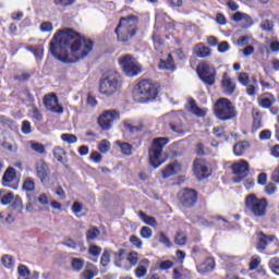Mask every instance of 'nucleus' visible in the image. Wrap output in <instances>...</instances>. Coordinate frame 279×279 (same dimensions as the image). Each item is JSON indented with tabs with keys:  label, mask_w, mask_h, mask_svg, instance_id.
Masks as SVG:
<instances>
[{
	"label": "nucleus",
	"mask_w": 279,
	"mask_h": 279,
	"mask_svg": "<svg viewBox=\"0 0 279 279\" xmlns=\"http://www.w3.org/2000/svg\"><path fill=\"white\" fill-rule=\"evenodd\" d=\"M93 41L80 37V34L71 28H64L54 34L50 41V53L65 64H73L84 60L93 51Z\"/></svg>",
	"instance_id": "nucleus-1"
},
{
	"label": "nucleus",
	"mask_w": 279,
	"mask_h": 279,
	"mask_svg": "<svg viewBox=\"0 0 279 279\" xmlns=\"http://www.w3.org/2000/svg\"><path fill=\"white\" fill-rule=\"evenodd\" d=\"M122 84L121 74L111 70L100 80L99 93L104 97H114L121 90Z\"/></svg>",
	"instance_id": "nucleus-2"
},
{
	"label": "nucleus",
	"mask_w": 279,
	"mask_h": 279,
	"mask_svg": "<svg viewBox=\"0 0 279 279\" xmlns=\"http://www.w3.org/2000/svg\"><path fill=\"white\" fill-rule=\"evenodd\" d=\"M136 25H138V17H136V15L122 17L116 28L119 43H128L131 40L132 36L136 34Z\"/></svg>",
	"instance_id": "nucleus-3"
},
{
	"label": "nucleus",
	"mask_w": 279,
	"mask_h": 279,
	"mask_svg": "<svg viewBox=\"0 0 279 279\" xmlns=\"http://www.w3.org/2000/svg\"><path fill=\"white\" fill-rule=\"evenodd\" d=\"M136 101H151L158 97V86L150 81H141L133 90Z\"/></svg>",
	"instance_id": "nucleus-4"
},
{
	"label": "nucleus",
	"mask_w": 279,
	"mask_h": 279,
	"mask_svg": "<svg viewBox=\"0 0 279 279\" xmlns=\"http://www.w3.org/2000/svg\"><path fill=\"white\" fill-rule=\"evenodd\" d=\"M215 114L220 121H231L236 117V107L228 98H220L215 104Z\"/></svg>",
	"instance_id": "nucleus-5"
},
{
	"label": "nucleus",
	"mask_w": 279,
	"mask_h": 279,
	"mask_svg": "<svg viewBox=\"0 0 279 279\" xmlns=\"http://www.w3.org/2000/svg\"><path fill=\"white\" fill-rule=\"evenodd\" d=\"M245 206L254 217H265L269 203L267 198H258L256 194H250L245 198Z\"/></svg>",
	"instance_id": "nucleus-6"
},
{
	"label": "nucleus",
	"mask_w": 279,
	"mask_h": 279,
	"mask_svg": "<svg viewBox=\"0 0 279 279\" xmlns=\"http://www.w3.org/2000/svg\"><path fill=\"white\" fill-rule=\"evenodd\" d=\"M169 145L168 137H156L153 140L151 147L149 148V162L154 169H158L162 162L160 157L162 156V149L165 146Z\"/></svg>",
	"instance_id": "nucleus-7"
},
{
	"label": "nucleus",
	"mask_w": 279,
	"mask_h": 279,
	"mask_svg": "<svg viewBox=\"0 0 279 279\" xmlns=\"http://www.w3.org/2000/svg\"><path fill=\"white\" fill-rule=\"evenodd\" d=\"M118 62L126 77H136V75H140L143 71L141 63H138L136 58L132 57V54L120 57Z\"/></svg>",
	"instance_id": "nucleus-8"
},
{
	"label": "nucleus",
	"mask_w": 279,
	"mask_h": 279,
	"mask_svg": "<svg viewBox=\"0 0 279 279\" xmlns=\"http://www.w3.org/2000/svg\"><path fill=\"white\" fill-rule=\"evenodd\" d=\"M267 245H269L268 248ZM256 247L259 252H265V250H267L268 256H274L279 252L278 240L274 235H265L263 233L256 244Z\"/></svg>",
	"instance_id": "nucleus-9"
},
{
	"label": "nucleus",
	"mask_w": 279,
	"mask_h": 279,
	"mask_svg": "<svg viewBox=\"0 0 279 279\" xmlns=\"http://www.w3.org/2000/svg\"><path fill=\"white\" fill-rule=\"evenodd\" d=\"M121 119V114L117 110H106L98 118V124L101 130H112V125Z\"/></svg>",
	"instance_id": "nucleus-10"
},
{
	"label": "nucleus",
	"mask_w": 279,
	"mask_h": 279,
	"mask_svg": "<svg viewBox=\"0 0 279 279\" xmlns=\"http://www.w3.org/2000/svg\"><path fill=\"white\" fill-rule=\"evenodd\" d=\"M197 74L199 78L208 86L215 85V77L217 75V71L215 68L210 66L207 62H203L197 65Z\"/></svg>",
	"instance_id": "nucleus-11"
},
{
	"label": "nucleus",
	"mask_w": 279,
	"mask_h": 279,
	"mask_svg": "<svg viewBox=\"0 0 279 279\" xmlns=\"http://www.w3.org/2000/svg\"><path fill=\"white\" fill-rule=\"evenodd\" d=\"M178 199L184 208H192V206H195V202H197V192L191 189H183L179 192Z\"/></svg>",
	"instance_id": "nucleus-12"
},
{
	"label": "nucleus",
	"mask_w": 279,
	"mask_h": 279,
	"mask_svg": "<svg viewBox=\"0 0 279 279\" xmlns=\"http://www.w3.org/2000/svg\"><path fill=\"white\" fill-rule=\"evenodd\" d=\"M231 169L234 175H238V179H234V182L239 184L241 180H245V178H247V174L250 173V162L245 161L244 159H241L234 162L231 166Z\"/></svg>",
	"instance_id": "nucleus-13"
},
{
	"label": "nucleus",
	"mask_w": 279,
	"mask_h": 279,
	"mask_svg": "<svg viewBox=\"0 0 279 279\" xmlns=\"http://www.w3.org/2000/svg\"><path fill=\"white\" fill-rule=\"evenodd\" d=\"M36 177L40 180L41 184H47L49 182V177L51 175V170L45 160L40 159L35 163Z\"/></svg>",
	"instance_id": "nucleus-14"
},
{
	"label": "nucleus",
	"mask_w": 279,
	"mask_h": 279,
	"mask_svg": "<svg viewBox=\"0 0 279 279\" xmlns=\"http://www.w3.org/2000/svg\"><path fill=\"white\" fill-rule=\"evenodd\" d=\"M44 106H46L47 110L56 112L57 114H62V112H64V108L58 104V96H56V94L45 96Z\"/></svg>",
	"instance_id": "nucleus-15"
},
{
	"label": "nucleus",
	"mask_w": 279,
	"mask_h": 279,
	"mask_svg": "<svg viewBox=\"0 0 279 279\" xmlns=\"http://www.w3.org/2000/svg\"><path fill=\"white\" fill-rule=\"evenodd\" d=\"M194 175L197 180H206L210 175V170H208V163L204 159H196L194 161Z\"/></svg>",
	"instance_id": "nucleus-16"
},
{
	"label": "nucleus",
	"mask_w": 279,
	"mask_h": 279,
	"mask_svg": "<svg viewBox=\"0 0 279 279\" xmlns=\"http://www.w3.org/2000/svg\"><path fill=\"white\" fill-rule=\"evenodd\" d=\"M184 121H185L184 116H181L179 120H177L175 122H172L170 124V129L172 130V132H175V134H182V135L187 133L189 126H186V122Z\"/></svg>",
	"instance_id": "nucleus-17"
},
{
	"label": "nucleus",
	"mask_w": 279,
	"mask_h": 279,
	"mask_svg": "<svg viewBox=\"0 0 279 279\" xmlns=\"http://www.w3.org/2000/svg\"><path fill=\"white\" fill-rule=\"evenodd\" d=\"M182 171V165H180L178 161H174L170 165H168L162 170V178H171V175H178Z\"/></svg>",
	"instance_id": "nucleus-18"
},
{
	"label": "nucleus",
	"mask_w": 279,
	"mask_h": 279,
	"mask_svg": "<svg viewBox=\"0 0 279 279\" xmlns=\"http://www.w3.org/2000/svg\"><path fill=\"white\" fill-rule=\"evenodd\" d=\"M215 259L207 258L202 264H199L196 269L198 274H209V271H213L215 269Z\"/></svg>",
	"instance_id": "nucleus-19"
},
{
	"label": "nucleus",
	"mask_w": 279,
	"mask_h": 279,
	"mask_svg": "<svg viewBox=\"0 0 279 279\" xmlns=\"http://www.w3.org/2000/svg\"><path fill=\"white\" fill-rule=\"evenodd\" d=\"M26 50L34 54L36 62H43L45 56V47L43 45L27 46Z\"/></svg>",
	"instance_id": "nucleus-20"
},
{
	"label": "nucleus",
	"mask_w": 279,
	"mask_h": 279,
	"mask_svg": "<svg viewBox=\"0 0 279 279\" xmlns=\"http://www.w3.org/2000/svg\"><path fill=\"white\" fill-rule=\"evenodd\" d=\"M52 154L53 158H56L58 162H61V165H66L69 162V160L66 159V150L64 148L56 146L52 149Z\"/></svg>",
	"instance_id": "nucleus-21"
},
{
	"label": "nucleus",
	"mask_w": 279,
	"mask_h": 279,
	"mask_svg": "<svg viewBox=\"0 0 279 279\" xmlns=\"http://www.w3.org/2000/svg\"><path fill=\"white\" fill-rule=\"evenodd\" d=\"M258 104L262 108H270L276 104V97L271 94H264L258 98Z\"/></svg>",
	"instance_id": "nucleus-22"
},
{
	"label": "nucleus",
	"mask_w": 279,
	"mask_h": 279,
	"mask_svg": "<svg viewBox=\"0 0 279 279\" xmlns=\"http://www.w3.org/2000/svg\"><path fill=\"white\" fill-rule=\"evenodd\" d=\"M235 88L236 86L234 83H232L230 76H228V73H225L222 76V89L225 90L226 95H232Z\"/></svg>",
	"instance_id": "nucleus-23"
},
{
	"label": "nucleus",
	"mask_w": 279,
	"mask_h": 279,
	"mask_svg": "<svg viewBox=\"0 0 279 279\" xmlns=\"http://www.w3.org/2000/svg\"><path fill=\"white\" fill-rule=\"evenodd\" d=\"M194 53L196 58H209L211 50L206 47L204 44H198L194 48Z\"/></svg>",
	"instance_id": "nucleus-24"
},
{
	"label": "nucleus",
	"mask_w": 279,
	"mask_h": 279,
	"mask_svg": "<svg viewBox=\"0 0 279 279\" xmlns=\"http://www.w3.org/2000/svg\"><path fill=\"white\" fill-rule=\"evenodd\" d=\"M16 180V170L14 168H9L2 178V184L3 186H10L11 182H14Z\"/></svg>",
	"instance_id": "nucleus-25"
},
{
	"label": "nucleus",
	"mask_w": 279,
	"mask_h": 279,
	"mask_svg": "<svg viewBox=\"0 0 279 279\" xmlns=\"http://www.w3.org/2000/svg\"><path fill=\"white\" fill-rule=\"evenodd\" d=\"M250 147V142H240L233 146L234 156H243L247 148Z\"/></svg>",
	"instance_id": "nucleus-26"
},
{
	"label": "nucleus",
	"mask_w": 279,
	"mask_h": 279,
	"mask_svg": "<svg viewBox=\"0 0 279 279\" xmlns=\"http://www.w3.org/2000/svg\"><path fill=\"white\" fill-rule=\"evenodd\" d=\"M159 69H162L165 71H171L173 69H175V63L173 61V57L171 54H168V59L161 60L159 63Z\"/></svg>",
	"instance_id": "nucleus-27"
},
{
	"label": "nucleus",
	"mask_w": 279,
	"mask_h": 279,
	"mask_svg": "<svg viewBox=\"0 0 279 279\" xmlns=\"http://www.w3.org/2000/svg\"><path fill=\"white\" fill-rule=\"evenodd\" d=\"M23 191H26L27 193H32L36 191V182L32 178H26L24 179L23 185H22Z\"/></svg>",
	"instance_id": "nucleus-28"
},
{
	"label": "nucleus",
	"mask_w": 279,
	"mask_h": 279,
	"mask_svg": "<svg viewBox=\"0 0 279 279\" xmlns=\"http://www.w3.org/2000/svg\"><path fill=\"white\" fill-rule=\"evenodd\" d=\"M1 265H3L5 269H14V257L9 254L2 255Z\"/></svg>",
	"instance_id": "nucleus-29"
},
{
	"label": "nucleus",
	"mask_w": 279,
	"mask_h": 279,
	"mask_svg": "<svg viewBox=\"0 0 279 279\" xmlns=\"http://www.w3.org/2000/svg\"><path fill=\"white\" fill-rule=\"evenodd\" d=\"M101 246H98L96 244H90L88 247V254H90V256H94L93 262L97 263V258H99V256H101Z\"/></svg>",
	"instance_id": "nucleus-30"
},
{
	"label": "nucleus",
	"mask_w": 279,
	"mask_h": 279,
	"mask_svg": "<svg viewBox=\"0 0 279 279\" xmlns=\"http://www.w3.org/2000/svg\"><path fill=\"white\" fill-rule=\"evenodd\" d=\"M138 217L146 223V226H151L153 228L158 226V222L156 221V218L151 216H147V214L140 211Z\"/></svg>",
	"instance_id": "nucleus-31"
},
{
	"label": "nucleus",
	"mask_w": 279,
	"mask_h": 279,
	"mask_svg": "<svg viewBox=\"0 0 279 279\" xmlns=\"http://www.w3.org/2000/svg\"><path fill=\"white\" fill-rule=\"evenodd\" d=\"M190 110L191 113L195 114L196 117H206V110L197 107L194 100L190 102Z\"/></svg>",
	"instance_id": "nucleus-32"
},
{
	"label": "nucleus",
	"mask_w": 279,
	"mask_h": 279,
	"mask_svg": "<svg viewBox=\"0 0 279 279\" xmlns=\"http://www.w3.org/2000/svg\"><path fill=\"white\" fill-rule=\"evenodd\" d=\"M11 202V207L13 208V210H19V213H23V198H21V196H13V201Z\"/></svg>",
	"instance_id": "nucleus-33"
},
{
	"label": "nucleus",
	"mask_w": 279,
	"mask_h": 279,
	"mask_svg": "<svg viewBox=\"0 0 279 279\" xmlns=\"http://www.w3.org/2000/svg\"><path fill=\"white\" fill-rule=\"evenodd\" d=\"M153 43H154V47H155L156 51H159L160 53H162V46L165 44L162 41V38H160V34H158V33L153 34Z\"/></svg>",
	"instance_id": "nucleus-34"
},
{
	"label": "nucleus",
	"mask_w": 279,
	"mask_h": 279,
	"mask_svg": "<svg viewBox=\"0 0 279 279\" xmlns=\"http://www.w3.org/2000/svg\"><path fill=\"white\" fill-rule=\"evenodd\" d=\"M125 254V250L120 248L118 252L113 254L114 256V265L116 267H123V255Z\"/></svg>",
	"instance_id": "nucleus-35"
},
{
	"label": "nucleus",
	"mask_w": 279,
	"mask_h": 279,
	"mask_svg": "<svg viewBox=\"0 0 279 279\" xmlns=\"http://www.w3.org/2000/svg\"><path fill=\"white\" fill-rule=\"evenodd\" d=\"M123 125L125 130H129V132H132V133L143 130V124L134 125V122H132V120H125L123 122Z\"/></svg>",
	"instance_id": "nucleus-36"
},
{
	"label": "nucleus",
	"mask_w": 279,
	"mask_h": 279,
	"mask_svg": "<svg viewBox=\"0 0 279 279\" xmlns=\"http://www.w3.org/2000/svg\"><path fill=\"white\" fill-rule=\"evenodd\" d=\"M116 145L120 146V149L124 156H132V145L129 143H121V141H117Z\"/></svg>",
	"instance_id": "nucleus-37"
},
{
	"label": "nucleus",
	"mask_w": 279,
	"mask_h": 279,
	"mask_svg": "<svg viewBox=\"0 0 279 279\" xmlns=\"http://www.w3.org/2000/svg\"><path fill=\"white\" fill-rule=\"evenodd\" d=\"M191 276V272L179 268L173 269L172 279H186Z\"/></svg>",
	"instance_id": "nucleus-38"
},
{
	"label": "nucleus",
	"mask_w": 279,
	"mask_h": 279,
	"mask_svg": "<svg viewBox=\"0 0 279 279\" xmlns=\"http://www.w3.org/2000/svg\"><path fill=\"white\" fill-rule=\"evenodd\" d=\"M73 271H82L84 269V259L74 257L71 262Z\"/></svg>",
	"instance_id": "nucleus-39"
},
{
	"label": "nucleus",
	"mask_w": 279,
	"mask_h": 279,
	"mask_svg": "<svg viewBox=\"0 0 279 279\" xmlns=\"http://www.w3.org/2000/svg\"><path fill=\"white\" fill-rule=\"evenodd\" d=\"M61 141H63V143H69V145H74L77 143V136L71 133H63L61 134Z\"/></svg>",
	"instance_id": "nucleus-40"
},
{
	"label": "nucleus",
	"mask_w": 279,
	"mask_h": 279,
	"mask_svg": "<svg viewBox=\"0 0 279 279\" xmlns=\"http://www.w3.org/2000/svg\"><path fill=\"white\" fill-rule=\"evenodd\" d=\"M269 267L271 271L276 274V276H279V257H272L269 260Z\"/></svg>",
	"instance_id": "nucleus-41"
},
{
	"label": "nucleus",
	"mask_w": 279,
	"mask_h": 279,
	"mask_svg": "<svg viewBox=\"0 0 279 279\" xmlns=\"http://www.w3.org/2000/svg\"><path fill=\"white\" fill-rule=\"evenodd\" d=\"M174 242L177 245H186V234L182 231L177 232Z\"/></svg>",
	"instance_id": "nucleus-42"
},
{
	"label": "nucleus",
	"mask_w": 279,
	"mask_h": 279,
	"mask_svg": "<svg viewBox=\"0 0 279 279\" xmlns=\"http://www.w3.org/2000/svg\"><path fill=\"white\" fill-rule=\"evenodd\" d=\"M100 265H102V267H108V265H110V251L107 248L104 250L100 258Z\"/></svg>",
	"instance_id": "nucleus-43"
},
{
	"label": "nucleus",
	"mask_w": 279,
	"mask_h": 279,
	"mask_svg": "<svg viewBox=\"0 0 279 279\" xmlns=\"http://www.w3.org/2000/svg\"><path fill=\"white\" fill-rule=\"evenodd\" d=\"M99 231L97 228L93 227L90 228L87 233H86V239L87 241H95V239H97V236H99Z\"/></svg>",
	"instance_id": "nucleus-44"
},
{
	"label": "nucleus",
	"mask_w": 279,
	"mask_h": 279,
	"mask_svg": "<svg viewBox=\"0 0 279 279\" xmlns=\"http://www.w3.org/2000/svg\"><path fill=\"white\" fill-rule=\"evenodd\" d=\"M31 149L33 151H36V154H45V145L37 143V142H31Z\"/></svg>",
	"instance_id": "nucleus-45"
},
{
	"label": "nucleus",
	"mask_w": 279,
	"mask_h": 279,
	"mask_svg": "<svg viewBox=\"0 0 279 279\" xmlns=\"http://www.w3.org/2000/svg\"><path fill=\"white\" fill-rule=\"evenodd\" d=\"M154 234V231H151V228L149 227H142L140 231V235L142 239H151V235Z\"/></svg>",
	"instance_id": "nucleus-46"
},
{
	"label": "nucleus",
	"mask_w": 279,
	"mask_h": 279,
	"mask_svg": "<svg viewBox=\"0 0 279 279\" xmlns=\"http://www.w3.org/2000/svg\"><path fill=\"white\" fill-rule=\"evenodd\" d=\"M158 241L159 243H162V245H166V247H171V240H169V236H167L165 232L158 234Z\"/></svg>",
	"instance_id": "nucleus-47"
},
{
	"label": "nucleus",
	"mask_w": 279,
	"mask_h": 279,
	"mask_svg": "<svg viewBox=\"0 0 279 279\" xmlns=\"http://www.w3.org/2000/svg\"><path fill=\"white\" fill-rule=\"evenodd\" d=\"M131 245H134V247H137V250H141L143 247V240L136 235H131L129 239Z\"/></svg>",
	"instance_id": "nucleus-48"
},
{
	"label": "nucleus",
	"mask_w": 279,
	"mask_h": 279,
	"mask_svg": "<svg viewBox=\"0 0 279 279\" xmlns=\"http://www.w3.org/2000/svg\"><path fill=\"white\" fill-rule=\"evenodd\" d=\"M99 151L101 154H106V151H110V142L108 140H102L98 145Z\"/></svg>",
	"instance_id": "nucleus-49"
},
{
	"label": "nucleus",
	"mask_w": 279,
	"mask_h": 279,
	"mask_svg": "<svg viewBox=\"0 0 279 279\" xmlns=\"http://www.w3.org/2000/svg\"><path fill=\"white\" fill-rule=\"evenodd\" d=\"M17 274L22 278H25V276H29L32 272L29 271V268H27V266L20 264L17 267Z\"/></svg>",
	"instance_id": "nucleus-50"
},
{
	"label": "nucleus",
	"mask_w": 279,
	"mask_h": 279,
	"mask_svg": "<svg viewBox=\"0 0 279 279\" xmlns=\"http://www.w3.org/2000/svg\"><path fill=\"white\" fill-rule=\"evenodd\" d=\"M260 28L264 31V32H272L274 29V22L272 21H269V20H264L260 24Z\"/></svg>",
	"instance_id": "nucleus-51"
},
{
	"label": "nucleus",
	"mask_w": 279,
	"mask_h": 279,
	"mask_svg": "<svg viewBox=\"0 0 279 279\" xmlns=\"http://www.w3.org/2000/svg\"><path fill=\"white\" fill-rule=\"evenodd\" d=\"M126 260L130 262V265L135 266L138 265V253L136 252H131L128 257Z\"/></svg>",
	"instance_id": "nucleus-52"
},
{
	"label": "nucleus",
	"mask_w": 279,
	"mask_h": 279,
	"mask_svg": "<svg viewBox=\"0 0 279 279\" xmlns=\"http://www.w3.org/2000/svg\"><path fill=\"white\" fill-rule=\"evenodd\" d=\"M135 276H136V278H145V276H147V267L140 265L135 269Z\"/></svg>",
	"instance_id": "nucleus-53"
},
{
	"label": "nucleus",
	"mask_w": 279,
	"mask_h": 279,
	"mask_svg": "<svg viewBox=\"0 0 279 279\" xmlns=\"http://www.w3.org/2000/svg\"><path fill=\"white\" fill-rule=\"evenodd\" d=\"M258 265H260V256L254 255L251 259L250 269L253 271L254 269H258Z\"/></svg>",
	"instance_id": "nucleus-54"
},
{
	"label": "nucleus",
	"mask_w": 279,
	"mask_h": 279,
	"mask_svg": "<svg viewBox=\"0 0 279 279\" xmlns=\"http://www.w3.org/2000/svg\"><path fill=\"white\" fill-rule=\"evenodd\" d=\"M31 114L33 119H36V121H43V113H40V110L36 106L32 107Z\"/></svg>",
	"instance_id": "nucleus-55"
},
{
	"label": "nucleus",
	"mask_w": 279,
	"mask_h": 279,
	"mask_svg": "<svg viewBox=\"0 0 279 279\" xmlns=\"http://www.w3.org/2000/svg\"><path fill=\"white\" fill-rule=\"evenodd\" d=\"M14 199L13 193H8L1 197V204L3 206H8V204H12V201Z\"/></svg>",
	"instance_id": "nucleus-56"
},
{
	"label": "nucleus",
	"mask_w": 279,
	"mask_h": 279,
	"mask_svg": "<svg viewBox=\"0 0 279 279\" xmlns=\"http://www.w3.org/2000/svg\"><path fill=\"white\" fill-rule=\"evenodd\" d=\"M171 267H173V262L171 260H162L159 263V269H161L162 271H169Z\"/></svg>",
	"instance_id": "nucleus-57"
},
{
	"label": "nucleus",
	"mask_w": 279,
	"mask_h": 279,
	"mask_svg": "<svg viewBox=\"0 0 279 279\" xmlns=\"http://www.w3.org/2000/svg\"><path fill=\"white\" fill-rule=\"evenodd\" d=\"M37 202L41 204V206H48L49 204V195L41 193L37 197Z\"/></svg>",
	"instance_id": "nucleus-58"
},
{
	"label": "nucleus",
	"mask_w": 279,
	"mask_h": 279,
	"mask_svg": "<svg viewBox=\"0 0 279 279\" xmlns=\"http://www.w3.org/2000/svg\"><path fill=\"white\" fill-rule=\"evenodd\" d=\"M22 133L23 134H32V123H29V121L24 120L22 122Z\"/></svg>",
	"instance_id": "nucleus-59"
},
{
	"label": "nucleus",
	"mask_w": 279,
	"mask_h": 279,
	"mask_svg": "<svg viewBox=\"0 0 279 279\" xmlns=\"http://www.w3.org/2000/svg\"><path fill=\"white\" fill-rule=\"evenodd\" d=\"M40 31L46 33V32H53V23L51 22H43L40 24Z\"/></svg>",
	"instance_id": "nucleus-60"
},
{
	"label": "nucleus",
	"mask_w": 279,
	"mask_h": 279,
	"mask_svg": "<svg viewBox=\"0 0 279 279\" xmlns=\"http://www.w3.org/2000/svg\"><path fill=\"white\" fill-rule=\"evenodd\" d=\"M213 132L218 138H223V136H226V129H223V126H216Z\"/></svg>",
	"instance_id": "nucleus-61"
},
{
	"label": "nucleus",
	"mask_w": 279,
	"mask_h": 279,
	"mask_svg": "<svg viewBox=\"0 0 279 279\" xmlns=\"http://www.w3.org/2000/svg\"><path fill=\"white\" fill-rule=\"evenodd\" d=\"M27 199L25 210L26 213H34V210H36V206L34 205V202H32V196L27 195Z\"/></svg>",
	"instance_id": "nucleus-62"
},
{
	"label": "nucleus",
	"mask_w": 279,
	"mask_h": 279,
	"mask_svg": "<svg viewBox=\"0 0 279 279\" xmlns=\"http://www.w3.org/2000/svg\"><path fill=\"white\" fill-rule=\"evenodd\" d=\"M83 206L81 205L80 202H75L73 205H72V213H74V215L76 217H80V213H82L83 210Z\"/></svg>",
	"instance_id": "nucleus-63"
},
{
	"label": "nucleus",
	"mask_w": 279,
	"mask_h": 279,
	"mask_svg": "<svg viewBox=\"0 0 279 279\" xmlns=\"http://www.w3.org/2000/svg\"><path fill=\"white\" fill-rule=\"evenodd\" d=\"M82 276L84 277V279H93V278H95V276H97V271L90 270V269H85L82 272Z\"/></svg>",
	"instance_id": "nucleus-64"
}]
</instances>
